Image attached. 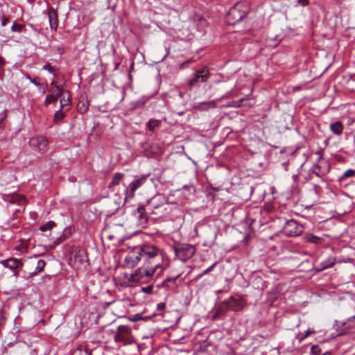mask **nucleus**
Segmentation results:
<instances>
[{
	"mask_svg": "<svg viewBox=\"0 0 355 355\" xmlns=\"http://www.w3.org/2000/svg\"><path fill=\"white\" fill-rule=\"evenodd\" d=\"M142 252V258L146 264L152 266L154 268H159L157 276H160L164 268L162 267V263L164 258V252L155 245L151 244H145L141 245Z\"/></svg>",
	"mask_w": 355,
	"mask_h": 355,
	"instance_id": "1",
	"label": "nucleus"
},
{
	"mask_svg": "<svg viewBox=\"0 0 355 355\" xmlns=\"http://www.w3.org/2000/svg\"><path fill=\"white\" fill-rule=\"evenodd\" d=\"M160 270L159 268H154L152 266L144 263V265L135 270L133 274L126 275L127 282L128 285L136 283L146 284L149 282L155 274Z\"/></svg>",
	"mask_w": 355,
	"mask_h": 355,
	"instance_id": "2",
	"label": "nucleus"
},
{
	"mask_svg": "<svg viewBox=\"0 0 355 355\" xmlns=\"http://www.w3.org/2000/svg\"><path fill=\"white\" fill-rule=\"evenodd\" d=\"M249 11L246 2H239L232 6L228 11L226 21L228 24L234 25L243 19Z\"/></svg>",
	"mask_w": 355,
	"mask_h": 355,
	"instance_id": "3",
	"label": "nucleus"
},
{
	"mask_svg": "<svg viewBox=\"0 0 355 355\" xmlns=\"http://www.w3.org/2000/svg\"><path fill=\"white\" fill-rule=\"evenodd\" d=\"M103 234L107 237L110 241L115 243H120L125 240V230L123 225L113 224L107 225L103 230Z\"/></svg>",
	"mask_w": 355,
	"mask_h": 355,
	"instance_id": "4",
	"label": "nucleus"
},
{
	"mask_svg": "<svg viewBox=\"0 0 355 355\" xmlns=\"http://www.w3.org/2000/svg\"><path fill=\"white\" fill-rule=\"evenodd\" d=\"M114 340L116 343H122L124 345H131L135 343L132 335V330L127 325H120L117 327L114 336Z\"/></svg>",
	"mask_w": 355,
	"mask_h": 355,
	"instance_id": "5",
	"label": "nucleus"
},
{
	"mask_svg": "<svg viewBox=\"0 0 355 355\" xmlns=\"http://www.w3.org/2000/svg\"><path fill=\"white\" fill-rule=\"evenodd\" d=\"M87 263V256L86 252L81 248L73 250L69 257V264L76 269L86 266Z\"/></svg>",
	"mask_w": 355,
	"mask_h": 355,
	"instance_id": "6",
	"label": "nucleus"
},
{
	"mask_svg": "<svg viewBox=\"0 0 355 355\" xmlns=\"http://www.w3.org/2000/svg\"><path fill=\"white\" fill-rule=\"evenodd\" d=\"M304 231V227L295 220H286L282 229V234L288 237H294L300 235Z\"/></svg>",
	"mask_w": 355,
	"mask_h": 355,
	"instance_id": "7",
	"label": "nucleus"
},
{
	"mask_svg": "<svg viewBox=\"0 0 355 355\" xmlns=\"http://www.w3.org/2000/svg\"><path fill=\"white\" fill-rule=\"evenodd\" d=\"M174 251L175 256L182 261L185 262L194 255L196 249L192 245L180 244L175 247Z\"/></svg>",
	"mask_w": 355,
	"mask_h": 355,
	"instance_id": "8",
	"label": "nucleus"
},
{
	"mask_svg": "<svg viewBox=\"0 0 355 355\" xmlns=\"http://www.w3.org/2000/svg\"><path fill=\"white\" fill-rule=\"evenodd\" d=\"M142 259L141 248L137 246L131 250L125 257L124 262L127 267L134 268Z\"/></svg>",
	"mask_w": 355,
	"mask_h": 355,
	"instance_id": "9",
	"label": "nucleus"
},
{
	"mask_svg": "<svg viewBox=\"0 0 355 355\" xmlns=\"http://www.w3.org/2000/svg\"><path fill=\"white\" fill-rule=\"evenodd\" d=\"M225 301L229 309L234 312L241 311L246 304L243 297L239 295H232Z\"/></svg>",
	"mask_w": 355,
	"mask_h": 355,
	"instance_id": "10",
	"label": "nucleus"
},
{
	"mask_svg": "<svg viewBox=\"0 0 355 355\" xmlns=\"http://www.w3.org/2000/svg\"><path fill=\"white\" fill-rule=\"evenodd\" d=\"M148 176V175H142L133 180L126 189L125 199L132 198L135 196V191L146 183Z\"/></svg>",
	"mask_w": 355,
	"mask_h": 355,
	"instance_id": "11",
	"label": "nucleus"
},
{
	"mask_svg": "<svg viewBox=\"0 0 355 355\" xmlns=\"http://www.w3.org/2000/svg\"><path fill=\"white\" fill-rule=\"evenodd\" d=\"M209 75L210 73L207 67H203L201 70L196 71L195 76L189 81V86L192 88L198 83L206 82Z\"/></svg>",
	"mask_w": 355,
	"mask_h": 355,
	"instance_id": "12",
	"label": "nucleus"
},
{
	"mask_svg": "<svg viewBox=\"0 0 355 355\" xmlns=\"http://www.w3.org/2000/svg\"><path fill=\"white\" fill-rule=\"evenodd\" d=\"M53 86L58 92V97H61L60 99V108L63 110L65 107L69 106L70 105V94L68 91H64L62 87L57 85L55 81H53L51 84Z\"/></svg>",
	"mask_w": 355,
	"mask_h": 355,
	"instance_id": "13",
	"label": "nucleus"
},
{
	"mask_svg": "<svg viewBox=\"0 0 355 355\" xmlns=\"http://www.w3.org/2000/svg\"><path fill=\"white\" fill-rule=\"evenodd\" d=\"M30 145L40 153H44L47 148L48 140L45 137L38 136L32 137L29 141Z\"/></svg>",
	"mask_w": 355,
	"mask_h": 355,
	"instance_id": "14",
	"label": "nucleus"
},
{
	"mask_svg": "<svg viewBox=\"0 0 355 355\" xmlns=\"http://www.w3.org/2000/svg\"><path fill=\"white\" fill-rule=\"evenodd\" d=\"M0 263L5 268H8L11 270L14 271L15 275H17V272L16 270L22 266V263L20 259L10 257L6 260H3L0 261Z\"/></svg>",
	"mask_w": 355,
	"mask_h": 355,
	"instance_id": "15",
	"label": "nucleus"
},
{
	"mask_svg": "<svg viewBox=\"0 0 355 355\" xmlns=\"http://www.w3.org/2000/svg\"><path fill=\"white\" fill-rule=\"evenodd\" d=\"M230 311L225 301L221 302L216 309L214 313L212 315V320H216L220 317L226 315L227 312Z\"/></svg>",
	"mask_w": 355,
	"mask_h": 355,
	"instance_id": "16",
	"label": "nucleus"
},
{
	"mask_svg": "<svg viewBox=\"0 0 355 355\" xmlns=\"http://www.w3.org/2000/svg\"><path fill=\"white\" fill-rule=\"evenodd\" d=\"M161 198V196H155L148 200L145 207L147 208L149 213L154 214V209H157L160 207L161 205L159 204L158 202Z\"/></svg>",
	"mask_w": 355,
	"mask_h": 355,
	"instance_id": "17",
	"label": "nucleus"
},
{
	"mask_svg": "<svg viewBox=\"0 0 355 355\" xmlns=\"http://www.w3.org/2000/svg\"><path fill=\"white\" fill-rule=\"evenodd\" d=\"M48 17L51 29L56 30L58 25V14L54 8H50L48 10Z\"/></svg>",
	"mask_w": 355,
	"mask_h": 355,
	"instance_id": "18",
	"label": "nucleus"
},
{
	"mask_svg": "<svg viewBox=\"0 0 355 355\" xmlns=\"http://www.w3.org/2000/svg\"><path fill=\"white\" fill-rule=\"evenodd\" d=\"M147 213H149L147 208L145 206H139L137 209L136 215L138 218L139 223L141 225H144L147 223L148 217Z\"/></svg>",
	"mask_w": 355,
	"mask_h": 355,
	"instance_id": "19",
	"label": "nucleus"
},
{
	"mask_svg": "<svg viewBox=\"0 0 355 355\" xmlns=\"http://www.w3.org/2000/svg\"><path fill=\"white\" fill-rule=\"evenodd\" d=\"M216 107V101H210L207 102L200 103L196 105V108L200 110H208Z\"/></svg>",
	"mask_w": 355,
	"mask_h": 355,
	"instance_id": "20",
	"label": "nucleus"
},
{
	"mask_svg": "<svg viewBox=\"0 0 355 355\" xmlns=\"http://www.w3.org/2000/svg\"><path fill=\"white\" fill-rule=\"evenodd\" d=\"M343 129V125L340 121H336L330 125L331 131L336 135H340Z\"/></svg>",
	"mask_w": 355,
	"mask_h": 355,
	"instance_id": "21",
	"label": "nucleus"
},
{
	"mask_svg": "<svg viewBox=\"0 0 355 355\" xmlns=\"http://www.w3.org/2000/svg\"><path fill=\"white\" fill-rule=\"evenodd\" d=\"M305 240L307 242L315 243V244H320L322 243L323 239L321 237H319L318 236H315L313 234H307L304 236Z\"/></svg>",
	"mask_w": 355,
	"mask_h": 355,
	"instance_id": "22",
	"label": "nucleus"
},
{
	"mask_svg": "<svg viewBox=\"0 0 355 355\" xmlns=\"http://www.w3.org/2000/svg\"><path fill=\"white\" fill-rule=\"evenodd\" d=\"M161 124V121L157 119H151L147 123V128L149 131L153 132L155 131V128L159 126Z\"/></svg>",
	"mask_w": 355,
	"mask_h": 355,
	"instance_id": "23",
	"label": "nucleus"
},
{
	"mask_svg": "<svg viewBox=\"0 0 355 355\" xmlns=\"http://www.w3.org/2000/svg\"><path fill=\"white\" fill-rule=\"evenodd\" d=\"M124 175L121 173H116L114 175L112 178V182L110 183V186H116L119 185L121 180L123 178Z\"/></svg>",
	"mask_w": 355,
	"mask_h": 355,
	"instance_id": "24",
	"label": "nucleus"
},
{
	"mask_svg": "<svg viewBox=\"0 0 355 355\" xmlns=\"http://www.w3.org/2000/svg\"><path fill=\"white\" fill-rule=\"evenodd\" d=\"M46 266V262L43 259H40L37 261L35 269L32 274H37L41 271H42Z\"/></svg>",
	"mask_w": 355,
	"mask_h": 355,
	"instance_id": "25",
	"label": "nucleus"
},
{
	"mask_svg": "<svg viewBox=\"0 0 355 355\" xmlns=\"http://www.w3.org/2000/svg\"><path fill=\"white\" fill-rule=\"evenodd\" d=\"M56 225L54 221L50 220L45 224L41 225L40 227V230L44 232L48 230H51L53 227H54Z\"/></svg>",
	"mask_w": 355,
	"mask_h": 355,
	"instance_id": "26",
	"label": "nucleus"
},
{
	"mask_svg": "<svg viewBox=\"0 0 355 355\" xmlns=\"http://www.w3.org/2000/svg\"><path fill=\"white\" fill-rule=\"evenodd\" d=\"M110 205H114V207H113V209H110L109 211L112 212V213H114L119 209L121 204V201L119 198L114 199V200L110 201Z\"/></svg>",
	"mask_w": 355,
	"mask_h": 355,
	"instance_id": "27",
	"label": "nucleus"
},
{
	"mask_svg": "<svg viewBox=\"0 0 355 355\" xmlns=\"http://www.w3.org/2000/svg\"><path fill=\"white\" fill-rule=\"evenodd\" d=\"M24 200L25 199L24 197L19 195H14L11 196L10 199V202L21 204Z\"/></svg>",
	"mask_w": 355,
	"mask_h": 355,
	"instance_id": "28",
	"label": "nucleus"
},
{
	"mask_svg": "<svg viewBox=\"0 0 355 355\" xmlns=\"http://www.w3.org/2000/svg\"><path fill=\"white\" fill-rule=\"evenodd\" d=\"M355 175V170L353 169H348L346 171L343 175L340 177V180L342 181L346 178L352 177Z\"/></svg>",
	"mask_w": 355,
	"mask_h": 355,
	"instance_id": "29",
	"label": "nucleus"
},
{
	"mask_svg": "<svg viewBox=\"0 0 355 355\" xmlns=\"http://www.w3.org/2000/svg\"><path fill=\"white\" fill-rule=\"evenodd\" d=\"M58 98V93L56 94V95L49 94L46 98L45 104L46 105H48L53 102H55L57 101Z\"/></svg>",
	"mask_w": 355,
	"mask_h": 355,
	"instance_id": "30",
	"label": "nucleus"
},
{
	"mask_svg": "<svg viewBox=\"0 0 355 355\" xmlns=\"http://www.w3.org/2000/svg\"><path fill=\"white\" fill-rule=\"evenodd\" d=\"M62 110H61V108H60V110L57 111L55 113L54 121L55 122H58V121H61L65 116L64 113Z\"/></svg>",
	"mask_w": 355,
	"mask_h": 355,
	"instance_id": "31",
	"label": "nucleus"
},
{
	"mask_svg": "<svg viewBox=\"0 0 355 355\" xmlns=\"http://www.w3.org/2000/svg\"><path fill=\"white\" fill-rule=\"evenodd\" d=\"M23 28H24V25L17 24L15 21L11 26V30L13 32H21L22 31Z\"/></svg>",
	"mask_w": 355,
	"mask_h": 355,
	"instance_id": "32",
	"label": "nucleus"
},
{
	"mask_svg": "<svg viewBox=\"0 0 355 355\" xmlns=\"http://www.w3.org/2000/svg\"><path fill=\"white\" fill-rule=\"evenodd\" d=\"M311 352L313 355H320L322 353V349L318 345H313Z\"/></svg>",
	"mask_w": 355,
	"mask_h": 355,
	"instance_id": "33",
	"label": "nucleus"
},
{
	"mask_svg": "<svg viewBox=\"0 0 355 355\" xmlns=\"http://www.w3.org/2000/svg\"><path fill=\"white\" fill-rule=\"evenodd\" d=\"M42 69L47 70L49 73H53L55 76V69L51 66L49 63L46 64L43 66Z\"/></svg>",
	"mask_w": 355,
	"mask_h": 355,
	"instance_id": "34",
	"label": "nucleus"
},
{
	"mask_svg": "<svg viewBox=\"0 0 355 355\" xmlns=\"http://www.w3.org/2000/svg\"><path fill=\"white\" fill-rule=\"evenodd\" d=\"M153 285H149L146 287H142L141 288V291L145 293H147V294H150L152 293L153 292Z\"/></svg>",
	"mask_w": 355,
	"mask_h": 355,
	"instance_id": "35",
	"label": "nucleus"
},
{
	"mask_svg": "<svg viewBox=\"0 0 355 355\" xmlns=\"http://www.w3.org/2000/svg\"><path fill=\"white\" fill-rule=\"evenodd\" d=\"M217 264V262L214 263L211 266H210L209 268H207L206 270H205L201 274V276L208 274L209 272L212 271L216 265Z\"/></svg>",
	"mask_w": 355,
	"mask_h": 355,
	"instance_id": "36",
	"label": "nucleus"
},
{
	"mask_svg": "<svg viewBox=\"0 0 355 355\" xmlns=\"http://www.w3.org/2000/svg\"><path fill=\"white\" fill-rule=\"evenodd\" d=\"M334 265V261H330L329 263H327V264L322 263V266L320 267V270H324V269L328 268H331Z\"/></svg>",
	"mask_w": 355,
	"mask_h": 355,
	"instance_id": "37",
	"label": "nucleus"
},
{
	"mask_svg": "<svg viewBox=\"0 0 355 355\" xmlns=\"http://www.w3.org/2000/svg\"><path fill=\"white\" fill-rule=\"evenodd\" d=\"M166 308V303L164 302H160L157 304V310L162 311Z\"/></svg>",
	"mask_w": 355,
	"mask_h": 355,
	"instance_id": "38",
	"label": "nucleus"
},
{
	"mask_svg": "<svg viewBox=\"0 0 355 355\" xmlns=\"http://www.w3.org/2000/svg\"><path fill=\"white\" fill-rule=\"evenodd\" d=\"M240 104L239 102L233 101L227 104L225 107H239Z\"/></svg>",
	"mask_w": 355,
	"mask_h": 355,
	"instance_id": "39",
	"label": "nucleus"
},
{
	"mask_svg": "<svg viewBox=\"0 0 355 355\" xmlns=\"http://www.w3.org/2000/svg\"><path fill=\"white\" fill-rule=\"evenodd\" d=\"M298 3L301 4L303 6H307L309 3V0H298Z\"/></svg>",
	"mask_w": 355,
	"mask_h": 355,
	"instance_id": "40",
	"label": "nucleus"
},
{
	"mask_svg": "<svg viewBox=\"0 0 355 355\" xmlns=\"http://www.w3.org/2000/svg\"><path fill=\"white\" fill-rule=\"evenodd\" d=\"M9 20H10L9 17H4L1 21V26H6L8 23Z\"/></svg>",
	"mask_w": 355,
	"mask_h": 355,
	"instance_id": "41",
	"label": "nucleus"
},
{
	"mask_svg": "<svg viewBox=\"0 0 355 355\" xmlns=\"http://www.w3.org/2000/svg\"><path fill=\"white\" fill-rule=\"evenodd\" d=\"M5 64L4 59L2 57H0V69H1Z\"/></svg>",
	"mask_w": 355,
	"mask_h": 355,
	"instance_id": "42",
	"label": "nucleus"
},
{
	"mask_svg": "<svg viewBox=\"0 0 355 355\" xmlns=\"http://www.w3.org/2000/svg\"><path fill=\"white\" fill-rule=\"evenodd\" d=\"M31 83H32L33 84H34L35 85L39 87L40 85V83H38L37 80H36V78H33V80H31Z\"/></svg>",
	"mask_w": 355,
	"mask_h": 355,
	"instance_id": "43",
	"label": "nucleus"
},
{
	"mask_svg": "<svg viewBox=\"0 0 355 355\" xmlns=\"http://www.w3.org/2000/svg\"><path fill=\"white\" fill-rule=\"evenodd\" d=\"M311 333H314V331H311L310 330H308L306 332V334H305V337H307Z\"/></svg>",
	"mask_w": 355,
	"mask_h": 355,
	"instance_id": "44",
	"label": "nucleus"
},
{
	"mask_svg": "<svg viewBox=\"0 0 355 355\" xmlns=\"http://www.w3.org/2000/svg\"><path fill=\"white\" fill-rule=\"evenodd\" d=\"M4 117H5V116H3V117L0 120V128H1V123H2V122H3V118H4Z\"/></svg>",
	"mask_w": 355,
	"mask_h": 355,
	"instance_id": "45",
	"label": "nucleus"
},
{
	"mask_svg": "<svg viewBox=\"0 0 355 355\" xmlns=\"http://www.w3.org/2000/svg\"><path fill=\"white\" fill-rule=\"evenodd\" d=\"M228 97H229V96H228V95H225V96H223L221 98H228Z\"/></svg>",
	"mask_w": 355,
	"mask_h": 355,
	"instance_id": "46",
	"label": "nucleus"
},
{
	"mask_svg": "<svg viewBox=\"0 0 355 355\" xmlns=\"http://www.w3.org/2000/svg\"><path fill=\"white\" fill-rule=\"evenodd\" d=\"M27 78H28V79L30 81H31V80H33V79L31 78V76H28V77H27Z\"/></svg>",
	"mask_w": 355,
	"mask_h": 355,
	"instance_id": "47",
	"label": "nucleus"
},
{
	"mask_svg": "<svg viewBox=\"0 0 355 355\" xmlns=\"http://www.w3.org/2000/svg\"><path fill=\"white\" fill-rule=\"evenodd\" d=\"M30 3H33V1H35V0H28Z\"/></svg>",
	"mask_w": 355,
	"mask_h": 355,
	"instance_id": "48",
	"label": "nucleus"
}]
</instances>
